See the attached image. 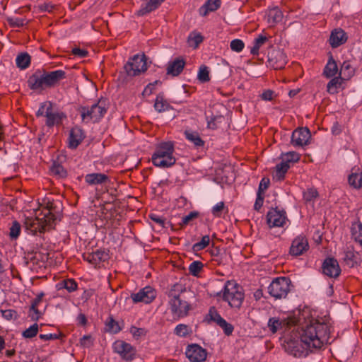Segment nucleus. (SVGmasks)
Returning <instances> with one entry per match:
<instances>
[{
    "label": "nucleus",
    "instance_id": "1",
    "mask_svg": "<svg viewBox=\"0 0 362 362\" xmlns=\"http://www.w3.org/2000/svg\"><path fill=\"white\" fill-rule=\"evenodd\" d=\"M329 334L330 327L328 324L315 320L302 327L296 337L301 339L308 348L320 349L328 342Z\"/></svg>",
    "mask_w": 362,
    "mask_h": 362
},
{
    "label": "nucleus",
    "instance_id": "2",
    "mask_svg": "<svg viewBox=\"0 0 362 362\" xmlns=\"http://www.w3.org/2000/svg\"><path fill=\"white\" fill-rule=\"evenodd\" d=\"M54 211L53 204L48 202L46 207L35 211V216H29L25 218V229L28 233L35 235L38 232L42 233L52 228L57 220Z\"/></svg>",
    "mask_w": 362,
    "mask_h": 362
},
{
    "label": "nucleus",
    "instance_id": "3",
    "mask_svg": "<svg viewBox=\"0 0 362 362\" xmlns=\"http://www.w3.org/2000/svg\"><path fill=\"white\" fill-rule=\"evenodd\" d=\"M174 145L171 141L162 142L156 146V150L152 155L153 164L159 168H170L176 161L173 156Z\"/></svg>",
    "mask_w": 362,
    "mask_h": 362
},
{
    "label": "nucleus",
    "instance_id": "4",
    "mask_svg": "<svg viewBox=\"0 0 362 362\" xmlns=\"http://www.w3.org/2000/svg\"><path fill=\"white\" fill-rule=\"evenodd\" d=\"M79 112L83 122L86 123L98 122L106 114L107 108L105 102L99 100L91 106L81 107Z\"/></svg>",
    "mask_w": 362,
    "mask_h": 362
},
{
    "label": "nucleus",
    "instance_id": "5",
    "mask_svg": "<svg viewBox=\"0 0 362 362\" xmlns=\"http://www.w3.org/2000/svg\"><path fill=\"white\" fill-rule=\"evenodd\" d=\"M223 299L232 308H239L244 299L240 288L233 281H228L223 290Z\"/></svg>",
    "mask_w": 362,
    "mask_h": 362
},
{
    "label": "nucleus",
    "instance_id": "6",
    "mask_svg": "<svg viewBox=\"0 0 362 362\" xmlns=\"http://www.w3.org/2000/svg\"><path fill=\"white\" fill-rule=\"evenodd\" d=\"M291 281L288 277L274 279L268 287V292L275 299L285 298L291 291Z\"/></svg>",
    "mask_w": 362,
    "mask_h": 362
},
{
    "label": "nucleus",
    "instance_id": "7",
    "mask_svg": "<svg viewBox=\"0 0 362 362\" xmlns=\"http://www.w3.org/2000/svg\"><path fill=\"white\" fill-rule=\"evenodd\" d=\"M178 285L175 284L169 293V296L171 297L170 300V310L174 315L178 317H183L188 315L191 306L188 302L182 300L179 295L174 293V289Z\"/></svg>",
    "mask_w": 362,
    "mask_h": 362
},
{
    "label": "nucleus",
    "instance_id": "8",
    "mask_svg": "<svg viewBox=\"0 0 362 362\" xmlns=\"http://www.w3.org/2000/svg\"><path fill=\"white\" fill-rule=\"evenodd\" d=\"M124 69L129 76H135L147 70L146 56L136 54L125 64Z\"/></svg>",
    "mask_w": 362,
    "mask_h": 362
},
{
    "label": "nucleus",
    "instance_id": "9",
    "mask_svg": "<svg viewBox=\"0 0 362 362\" xmlns=\"http://www.w3.org/2000/svg\"><path fill=\"white\" fill-rule=\"evenodd\" d=\"M115 353H117L120 357L128 362L133 361L136 356V349L130 344L122 340L116 341L112 346Z\"/></svg>",
    "mask_w": 362,
    "mask_h": 362
},
{
    "label": "nucleus",
    "instance_id": "10",
    "mask_svg": "<svg viewBox=\"0 0 362 362\" xmlns=\"http://www.w3.org/2000/svg\"><path fill=\"white\" fill-rule=\"evenodd\" d=\"M156 297V291L151 286H146L138 293H132L131 298L134 303H144L148 304Z\"/></svg>",
    "mask_w": 362,
    "mask_h": 362
},
{
    "label": "nucleus",
    "instance_id": "11",
    "mask_svg": "<svg viewBox=\"0 0 362 362\" xmlns=\"http://www.w3.org/2000/svg\"><path fill=\"white\" fill-rule=\"evenodd\" d=\"M301 339H289L284 344L285 351L295 357H301L306 355L305 348L303 345Z\"/></svg>",
    "mask_w": 362,
    "mask_h": 362
},
{
    "label": "nucleus",
    "instance_id": "12",
    "mask_svg": "<svg viewBox=\"0 0 362 362\" xmlns=\"http://www.w3.org/2000/svg\"><path fill=\"white\" fill-rule=\"evenodd\" d=\"M185 355L191 362H202L206 360L207 353L199 345L193 344L187 347Z\"/></svg>",
    "mask_w": 362,
    "mask_h": 362
},
{
    "label": "nucleus",
    "instance_id": "13",
    "mask_svg": "<svg viewBox=\"0 0 362 362\" xmlns=\"http://www.w3.org/2000/svg\"><path fill=\"white\" fill-rule=\"evenodd\" d=\"M308 249V239L305 236L300 235L292 241L289 253L292 256L297 257L303 255Z\"/></svg>",
    "mask_w": 362,
    "mask_h": 362
},
{
    "label": "nucleus",
    "instance_id": "14",
    "mask_svg": "<svg viewBox=\"0 0 362 362\" xmlns=\"http://www.w3.org/2000/svg\"><path fill=\"white\" fill-rule=\"evenodd\" d=\"M310 137L311 135L308 128H298L292 134L291 144L294 146H303L308 144Z\"/></svg>",
    "mask_w": 362,
    "mask_h": 362
},
{
    "label": "nucleus",
    "instance_id": "15",
    "mask_svg": "<svg viewBox=\"0 0 362 362\" xmlns=\"http://www.w3.org/2000/svg\"><path fill=\"white\" fill-rule=\"evenodd\" d=\"M267 223L270 227H281L286 223V217L284 211L272 209L267 215Z\"/></svg>",
    "mask_w": 362,
    "mask_h": 362
},
{
    "label": "nucleus",
    "instance_id": "16",
    "mask_svg": "<svg viewBox=\"0 0 362 362\" xmlns=\"http://www.w3.org/2000/svg\"><path fill=\"white\" fill-rule=\"evenodd\" d=\"M28 83L30 89L34 90H42L49 88L44 71L43 73L41 71L35 72L30 76Z\"/></svg>",
    "mask_w": 362,
    "mask_h": 362
},
{
    "label": "nucleus",
    "instance_id": "17",
    "mask_svg": "<svg viewBox=\"0 0 362 362\" xmlns=\"http://www.w3.org/2000/svg\"><path fill=\"white\" fill-rule=\"evenodd\" d=\"M322 272L330 278H337L341 273V269L337 260L334 258H327L322 264Z\"/></svg>",
    "mask_w": 362,
    "mask_h": 362
},
{
    "label": "nucleus",
    "instance_id": "18",
    "mask_svg": "<svg viewBox=\"0 0 362 362\" xmlns=\"http://www.w3.org/2000/svg\"><path fill=\"white\" fill-rule=\"evenodd\" d=\"M269 64L274 69H281L286 64V56L281 50H276L269 56Z\"/></svg>",
    "mask_w": 362,
    "mask_h": 362
},
{
    "label": "nucleus",
    "instance_id": "19",
    "mask_svg": "<svg viewBox=\"0 0 362 362\" xmlns=\"http://www.w3.org/2000/svg\"><path fill=\"white\" fill-rule=\"evenodd\" d=\"M46 125L47 127H53L54 125H59L62 120L66 118V115L62 112H53L51 106L47 108L45 112Z\"/></svg>",
    "mask_w": 362,
    "mask_h": 362
},
{
    "label": "nucleus",
    "instance_id": "20",
    "mask_svg": "<svg viewBox=\"0 0 362 362\" xmlns=\"http://www.w3.org/2000/svg\"><path fill=\"white\" fill-rule=\"evenodd\" d=\"M346 33L341 28H337L332 31L329 37V44L332 47L336 48L347 41Z\"/></svg>",
    "mask_w": 362,
    "mask_h": 362
},
{
    "label": "nucleus",
    "instance_id": "21",
    "mask_svg": "<svg viewBox=\"0 0 362 362\" xmlns=\"http://www.w3.org/2000/svg\"><path fill=\"white\" fill-rule=\"evenodd\" d=\"M85 136L83 131L78 127H73L69 136V147L75 149L82 142Z\"/></svg>",
    "mask_w": 362,
    "mask_h": 362
},
{
    "label": "nucleus",
    "instance_id": "22",
    "mask_svg": "<svg viewBox=\"0 0 362 362\" xmlns=\"http://www.w3.org/2000/svg\"><path fill=\"white\" fill-rule=\"evenodd\" d=\"M44 72L46 76L47 83L49 88L57 86L61 80L64 79L66 78V73L64 71L62 70Z\"/></svg>",
    "mask_w": 362,
    "mask_h": 362
},
{
    "label": "nucleus",
    "instance_id": "23",
    "mask_svg": "<svg viewBox=\"0 0 362 362\" xmlns=\"http://www.w3.org/2000/svg\"><path fill=\"white\" fill-rule=\"evenodd\" d=\"M185 66V61L182 58H176L168 63L167 74L173 76H177L182 71Z\"/></svg>",
    "mask_w": 362,
    "mask_h": 362
},
{
    "label": "nucleus",
    "instance_id": "24",
    "mask_svg": "<svg viewBox=\"0 0 362 362\" xmlns=\"http://www.w3.org/2000/svg\"><path fill=\"white\" fill-rule=\"evenodd\" d=\"M83 258L89 263L97 265L107 259V254L104 251L97 250L92 253L83 255Z\"/></svg>",
    "mask_w": 362,
    "mask_h": 362
},
{
    "label": "nucleus",
    "instance_id": "25",
    "mask_svg": "<svg viewBox=\"0 0 362 362\" xmlns=\"http://www.w3.org/2000/svg\"><path fill=\"white\" fill-rule=\"evenodd\" d=\"M348 182L349 185L354 189L361 188L362 173L358 168L354 167L351 169V174L348 177Z\"/></svg>",
    "mask_w": 362,
    "mask_h": 362
},
{
    "label": "nucleus",
    "instance_id": "26",
    "mask_svg": "<svg viewBox=\"0 0 362 362\" xmlns=\"http://www.w3.org/2000/svg\"><path fill=\"white\" fill-rule=\"evenodd\" d=\"M147 3L142 4L140 9L137 11L136 15L143 16L157 9L165 0H147Z\"/></svg>",
    "mask_w": 362,
    "mask_h": 362
},
{
    "label": "nucleus",
    "instance_id": "27",
    "mask_svg": "<svg viewBox=\"0 0 362 362\" xmlns=\"http://www.w3.org/2000/svg\"><path fill=\"white\" fill-rule=\"evenodd\" d=\"M85 181L90 185H101L109 181V177L103 173H90L85 176Z\"/></svg>",
    "mask_w": 362,
    "mask_h": 362
},
{
    "label": "nucleus",
    "instance_id": "28",
    "mask_svg": "<svg viewBox=\"0 0 362 362\" xmlns=\"http://www.w3.org/2000/svg\"><path fill=\"white\" fill-rule=\"evenodd\" d=\"M221 0H208L199 9V13L202 16H206L209 12L216 11L221 6Z\"/></svg>",
    "mask_w": 362,
    "mask_h": 362
},
{
    "label": "nucleus",
    "instance_id": "29",
    "mask_svg": "<svg viewBox=\"0 0 362 362\" xmlns=\"http://www.w3.org/2000/svg\"><path fill=\"white\" fill-rule=\"evenodd\" d=\"M339 69L336 61L333 59L332 56H330L329 60L325 66L323 70V75L327 78L335 77L336 74H338Z\"/></svg>",
    "mask_w": 362,
    "mask_h": 362
},
{
    "label": "nucleus",
    "instance_id": "30",
    "mask_svg": "<svg viewBox=\"0 0 362 362\" xmlns=\"http://www.w3.org/2000/svg\"><path fill=\"white\" fill-rule=\"evenodd\" d=\"M290 168V164L281 162L277 164L275 167V170L273 173V178L277 181H281L284 179L285 175L288 170Z\"/></svg>",
    "mask_w": 362,
    "mask_h": 362
},
{
    "label": "nucleus",
    "instance_id": "31",
    "mask_svg": "<svg viewBox=\"0 0 362 362\" xmlns=\"http://www.w3.org/2000/svg\"><path fill=\"white\" fill-rule=\"evenodd\" d=\"M344 78L340 76L333 77L327 85V90L329 94H335L338 93V90L342 84Z\"/></svg>",
    "mask_w": 362,
    "mask_h": 362
},
{
    "label": "nucleus",
    "instance_id": "32",
    "mask_svg": "<svg viewBox=\"0 0 362 362\" xmlns=\"http://www.w3.org/2000/svg\"><path fill=\"white\" fill-rule=\"evenodd\" d=\"M359 255L357 252L351 250H348L344 252V260L347 265L351 267L356 265L359 262Z\"/></svg>",
    "mask_w": 362,
    "mask_h": 362
},
{
    "label": "nucleus",
    "instance_id": "33",
    "mask_svg": "<svg viewBox=\"0 0 362 362\" xmlns=\"http://www.w3.org/2000/svg\"><path fill=\"white\" fill-rule=\"evenodd\" d=\"M267 18L269 23L275 24L282 20L283 13L278 7H274L269 10Z\"/></svg>",
    "mask_w": 362,
    "mask_h": 362
},
{
    "label": "nucleus",
    "instance_id": "34",
    "mask_svg": "<svg viewBox=\"0 0 362 362\" xmlns=\"http://www.w3.org/2000/svg\"><path fill=\"white\" fill-rule=\"evenodd\" d=\"M16 66L21 69H25L30 64V57L28 53H21L16 59Z\"/></svg>",
    "mask_w": 362,
    "mask_h": 362
},
{
    "label": "nucleus",
    "instance_id": "35",
    "mask_svg": "<svg viewBox=\"0 0 362 362\" xmlns=\"http://www.w3.org/2000/svg\"><path fill=\"white\" fill-rule=\"evenodd\" d=\"M267 41H268V38L266 36L262 35H259L253 42V46L250 49V53L253 55H258L260 47H262Z\"/></svg>",
    "mask_w": 362,
    "mask_h": 362
},
{
    "label": "nucleus",
    "instance_id": "36",
    "mask_svg": "<svg viewBox=\"0 0 362 362\" xmlns=\"http://www.w3.org/2000/svg\"><path fill=\"white\" fill-rule=\"evenodd\" d=\"M354 74V70L349 62H344L339 72V75L344 80L350 78Z\"/></svg>",
    "mask_w": 362,
    "mask_h": 362
},
{
    "label": "nucleus",
    "instance_id": "37",
    "mask_svg": "<svg viewBox=\"0 0 362 362\" xmlns=\"http://www.w3.org/2000/svg\"><path fill=\"white\" fill-rule=\"evenodd\" d=\"M185 134L187 139L193 143L195 146L200 147L204 146V141L201 139L197 132L186 131Z\"/></svg>",
    "mask_w": 362,
    "mask_h": 362
},
{
    "label": "nucleus",
    "instance_id": "38",
    "mask_svg": "<svg viewBox=\"0 0 362 362\" xmlns=\"http://www.w3.org/2000/svg\"><path fill=\"white\" fill-rule=\"evenodd\" d=\"M154 107L156 111L161 112L170 108L169 103L163 98V95H158L156 98Z\"/></svg>",
    "mask_w": 362,
    "mask_h": 362
},
{
    "label": "nucleus",
    "instance_id": "39",
    "mask_svg": "<svg viewBox=\"0 0 362 362\" xmlns=\"http://www.w3.org/2000/svg\"><path fill=\"white\" fill-rule=\"evenodd\" d=\"M50 170L54 175L57 176L59 178L65 177L67 175L66 170L59 163L54 162Z\"/></svg>",
    "mask_w": 362,
    "mask_h": 362
},
{
    "label": "nucleus",
    "instance_id": "40",
    "mask_svg": "<svg viewBox=\"0 0 362 362\" xmlns=\"http://www.w3.org/2000/svg\"><path fill=\"white\" fill-rule=\"evenodd\" d=\"M282 162L289 164L296 163L300 160V155L295 151H289L282 154Z\"/></svg>",
    "mask_w": 362,
    "mask_h": 362
},
{
    "label": "nucleus",
    "instance_id": "41",
    "mask_svg": "<svg viewBox=\"0 0 362 362\" xmlns=\"http://www.w3.org/2000/svg\"><path fill=\"white\" fill-rule=\"evenodd\" d=\"M39 326L37 323L33 324L30 327L24 330L22 333V336L24 338L31 339L35 337L38 332Z\"/></svg>",
    "mask_w": 362,
    "mask_h": 362
},
{
    "label": "nucleus",
    "instance_id": "42",
    "mask_svg": "<svg viewBox=\"0 0 362 362\" xmlns=\"http://www.w3.org/2000/svg\"><path fill=\"white\" fill-rule=\"evenodd\" d=\"M210 243V238L209 235H204L202 237L201 241L195 243L192 246L194 252H199L205 247H206Z\"/></svg>",
    "mask_w": 362,
    "mask_h": 362
},
{
    "label": "nucleus",
    "instance_id": "43",
    "mask_svg": "<svg viewBox=\"0 0 362 362\" xmlns=\"http://www.w3.org/2000/svg\"><path fill=\"white\" fill-rule=\"evenodd\" d=\"M352 237L354 240L362 247V223H360L356 227L352 229Z\"/></svg>",
    "mask_w": 362,
    "mask_h": 362
},
{
    "label": "nucleus",
    "instance_id": "44",
    "mask_svg": "<svg viewBox=\"0 0 362 362\" xmlns=\"http://www.w3.org/2000/svg\"><path fill=\"white\" fill-rule=\"evenodd\" d=\"M267 326L272 333H276L282 327V322L278 318L272 317L269 320Z\"/></svg>",
    "mask_w": 362,
    "mask_h": 362
},
{
    "label": "nucleus",
    "instance_id": "45",
    "mask_svg": "<svg viewBox=\"0 0 362 362\" xmlns=\"http://www.w3.org/2000/svg\"><path fill=\"white\" fill-rule=\"evenodd\" d=\"M60 285L62 286V288H64L69 292H73L76 291L78 288L76 282L72 279L63 280L61 282Z\"/></svg>",
    "mask_w": 362,
    "mask_h": 362
},
{
    "label": "nucleus",
    "instance_id": "46",
    "mask_svg": "<svg viewBox=\"0 0 362 362\" xmlns=\"http://www.w3.org/2000/svg\"><path fill=\"white\" fill-rule=\"evenodd\" d=\"M226 211H228L223 202H220L213 206L211 209L212 214L216 217H220L221 214Z\"/></svg>",
    "mask_w": 362,
    "mask_h": 362
},
{
    "label": "nucleus",
    "instance_id": "47",
    "mask_svg": "<svg viewBox=\"0 0 362 362\" xmlns=\"http://www.w3.org/2000/svg\"><path fill=\"white\" fill-rule=\"evenodd\" d=\"M203 267L204 265L201 262L194 261L191 263L189 267V273L194 276H197L199 272L202 270Z\"/></svg>",
    "mask_w": 362,
    "mask_h": 362
},
{
    "label": "nucleus",
    "instance_id": "48",
    "mask_svg": "<svg viewBox=\"0 0 362 362\" xmlns=\"http://www.w3.org/2000/svg\"><path fill=\"white\" fill-rule=\"evenodd\" d=\"M203 37L201 34H193L190 35L188 37V42L191 47L194 48L198 47L199 45L202 42Z\"/></svg>",
    "mask_w": 362,
    "mask_h": 362
},
{
    "label": "nucleus",
    "instance_id": "49",
    "mask_svg": "<svg viewBox=\"0 0 362 362\" xmlns=\"http://www.w3.org/2000/svg\"><path fill=\"white\" fill-rule=\"evenodd\" d=\"M197 77L202 83L208 82L210 80L208 68L205 66H202L199 68Z\"/></svg>",
    "mask_w": 362,
    "mask_h": 362
},
{
    "label": "nucleus",
    "instance_id": "50",
    "mask_svg": "<svg viewBox=\"0 0 362 362\" xmlns=\"http://www.w3.org/2000/svg\"><path fill=\"white\" fill-rule=\"evenodd\" d=\"M189 333V327L184 324H180L175 328V334L179 337H185Z\"/></svg>",
    "mask_w": 362,
    "mask_h": 362
},
{
    "label": "nucleus",
    "instance_id": "51",
    "mask_svg": "<svg viewBox=\"0 0 362 362\" xmlns=\"http://www.w3.org/2000/svg\"><path fill=\"white\" fill-rule=\"evenodd\" d=\"M20 232H21L20 223L16 221H13L11 227L10 228V233H9L10 237L11 238L16 239L19 236Z\"/></svg>",
    "mask_w": 362,
    "mask_h": 362
},
{
    "label": "nucleus",
    "instance_id": "52",
    "mask_svg": "<svg viewBox=\"0 0 362 362\" xmlns=\"http://www.w3.org/2000/svg\"><path fill=\"white\" fill-rule=\"evenodd\" d=\"M208 316L209 317L210 320L216 322L217 325L223 320V318L221 317V316L218 313L214 307H211L209 309Z\"/></svg>",
    "mask_w": 362,
    "mask_h": 362
},
{
    "label": "nucleus",
    "instance_id": "53",
    "mask_svg": "<svg viewBox=\"0 0 362 362\" xmlns=\"http://www.w3.org/2000/svg\"><path fill=\"white\" fill-rule=\"evenodd\" d=\"M7 21L13 28H21L25 25V19L20 18H8Z\"/></svg>",
    "mask_w": 362,
    "mask_h": 362
},
{
    "label": "nucleus",
    "instance_id": "54",
    "mask_svg": "<svg viewBox=\"0 0 362 362\" xmlns=\"http://www.w3.org/2000/svg\"><path fill=\"white\" fill-rule=\"evenodd\" d=\"M244 45L243 40L240 39H235L230 42V47L233 51L240 52L243 49Z\"/></svg>",
    "mask_w": 362,
    "mask_h": 362
},
{
    "label": "nucleus",
    "instance_id": "55",
    "mask_svg": "<svg viewBox=\"0 0 362 362\" xmlns=\"http://www.w3.org/2000/svg\"><path fill=\"white\" fill-rule=\"evenodd\" d=\"M217 325L223 329L225 334L227 336L230 335L234 329L233 326L231 324L227 322L224 319Z\"/></svg>",
    "mask_w": 362,
    "mask_h": 362
},
{
    "label": "nucleus",
    "instance_id": "56",
    "mask_svg": "<svg viewBox=\"0 0 362 362\" xmlns=\"http://www.w3.org/2000/svg\"><path fill=\"white\" fill-rule=\"evenodd\" d=\"M1 314L3 317L7 320H14L18 317L17 312L11 309L1 310Z\"/></svg>",
    "mask_w": 362,
    "mask_h": 362
},
{
    "label": "nucleus",
    "instance_id": "57",
    "mask_svg": "<svg viewBox=\"0 0 362 362\" xmlns=\"http://www.w3.org/2000/svg\"><path fill=\"white\" fill-rule=\"evenodd\" d=\"M107 327L108 330L114 333H117L120 331L119 326L112 317L109 318V321L107 322Z\"/></svg>",
    "mask_w": 362,
    "mask_h": 362
},
{
    "label": "nucleus",
    "instance_id": "58",
    "mask_svg": "<svg viewBox=\"0 0 362 362\" xmlns=\"http://www.w3.org/2000/svg\"><path fill=\"white\" fill-rule=\"evenodd\" d=\"M318 195V193L315 189H308L303 194V198L307 202H310L313 199H315Z\"/></svg>",
    "mask_w": 362,
    "mask_h": 362
},
{
    "label": "nucleus",
    "instance_id": "59",
    "mask_svg": "<svg viewBox=\"0 0 362 362\" xmlns=\"http://www.w3.org/2000/svg\"><path fill=\"white\" fill-rule=\"evenodd\" d=\"M223 117L222 116H213L211 117L207 122V127L209 129H215L217 128V122H221V119Z\"/></svg>",
    "mask_w": 362,
    "mask_h": 362
},
{
    "label": "nucleus",
    "instance_id": "60",
    "mask_svg": "<svg viewBox=\"0 0 362 362\" xmlns=\"http://www.w3.org/2000/svg\"><path fill=\"white\" fill-rule=\"evenodd\" d=\"M38 307L39 306H36L33 309L31 305L30 308L29 317H30L33 320H38L42 315V313L39 310Z\"/></svg>",
    "mask_w": 362,
    "mask_h": 362
},
{
    "label": "nucleus",
    "instance_id": "61",
    "mask_svg": "<svg viewBox=\"0 0 362 362\" xmlns=\"http://www.w3.org/2000/svg\"><path fill=\"white\" fill-rule=\"evenodd\" d=\"M80 344L81 346L88 348L93 344V340L90 335H85L81 339Z\"/></svg>",
    "mask_w": 362,
    "mask_h": 362
},
{
    "label": "nucleus",
    "instance_id": "62",
    "mask_svg": "<svg viewBox=\"0 0 362 362\" xmlns=\"http://www.w3.org/2000/svg\"><path fill=\"white\" fill-rule=\"evenodd\" d=\"M269 185V179L265 178V177L262 178L259 185L257 193L264 194V191L268 188Z\"/></svg>",
    "mask_w": 362,
    "mask_h": 362
},
{
    "label": "nucleus",
    "instance_id": "63",
    "mask_svg": "<svg viewBox=\"0 0 362 362\" xmlns=\"http://www.w3.org/2000/svg\"><path fill=\"white\" fill-rule=\"evenodd\" d=\"M198 216V213L195 211L190 212L188 215L184 216L182 220L181 226H185L188 224L192 219Z\"/></svg>",
    "mask_w": 362,
    "mask_h": 362
},
{
    "label": "nucleus",
    "instance_id": "64",
    "mask_svg": "<svg viewBox=\"0 0 362 362\" xmlns=\"http://www.w3.org/2000/svg\"><path fill=\"white\" fill-rule=\"evenodd\" d=\"M150 218L155 223H158L162 228L165 227V219L157 214H151L149 215Z\"/></svg>",
    "mask_w": 362,
    "mask_h": 362
}]
</instances>
